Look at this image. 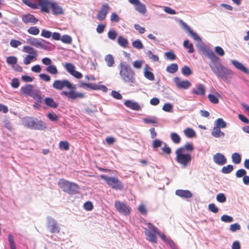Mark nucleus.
I'll list each match as a JSON object with an SVG mask.
<instances>
[{
  "instance_id": "obj_17",
  "label": "nucleus",
  "mask_w": 249,
  "mask_h": 249,
  "mask_svg": "<svg viewBox=\"0 0 249 249\" xmlns=\"http://www.w3.org/2000/svg\"><path fill=\"white\" fill-rule=\"evenodd\" d=\"M213 159L215 163L222 165L227 162V159L224 155L221 153H217L213 157Z\"/></svg>"
},
{
  "instance_id": "obj_49",
  "label": "nucleus",
  "mask_w": 249,
  "mask_h": 249,
  "mask_svg": "<svg viewBox=\"0 0 249 249\" xmlns=\"http://www.w3.org/2000/svg\"><path fill=\"white\" fill-rule=\"evenodd\" d=\"M132 45L134 48H136L138 49H141L143 47V44L139 39H137L133 41L132 42Z\"/></svg>"
},
{
  "instance_id": "obj_57",
  "label": "nucleus",
  "mask_w": 249,
  "mask_h": 249,
  "mask_svg": "<svg viewBox=\"0 0 249 249\" xmlns=\"http://www.w3.org/2000/svg\"><path fill=\"white\" fill-rule=\"evenodd\" d=\"M143 121L146 124H156L157 123V119L154 117L144 118Z\"/></svg>"
},
{
  "instance_id": "obj_1",
  "label": "nucleus",
  "mask_w": 249,
  "mask_h": 249,
  "mask_svg": "<svg viewBox=\"0 0 249 249\" xmlns=\"http://www.w3.org/2000/svg\"><path fill=\"white\" fill-rule=\"evenodd\" d=\"M204 53L210 60L209 67L212 71L218 77L227 79L228 76L232 75V71L225 67L220 62V58L217 56L213 52L209 49H206Z\"/></svg>"
},
{
  "instance_id": "obj_10",
  "label": "nucleus",
  "mask_w": 249,
  "mask_h": 249,
  "mask_svg": "<svg viewBox=\"0 0 249 249\" xmlns=\"http://www.w3.org/2000/svg\"><path fill=\"white\" fill-rule=\"evenodd\" d=\"M114 206L120 213L124 215H128L130 213V207L123 202L116 201L115 202Z\"/></svg>"
},
{
  "instance_id": "obj_5",
  "label": "nucleus",
  "mask_w": 249,
  "mask_h": 249,
  "mask_svg": "<svg viewBox=\"0 0 249 249\" xmlns=\"http://www.w3.org/2000/svg\"><path fill=\"white\" fill-rule=\"evenodd\" d=\"M57 184L59 187L63 191L70 195H75L78 193L80 189L79 186L76 183L70 182L63 178L60 179Z\"/></svg>"
},
{
  "instance_id": "obj_51",
  "label": "nucleus",
  "mask_w": 249,
  "mask_h": 249,
  "mask_svg": "<svg viewBox=\"0 0 249 249\" xmlns=\"http://www.w3.org/2000/svg\"><path fill=\"white\" fill-rule=\"evenodd\" d=\"M47 117L52 121H56L59 119V117L53 112H50L48 114Z\"/></svg>"
},
{
  "instance_id": "obj_27",
  "label": "nucleus",
  "mask_w": 249,
  "mask_h": 249,
  "mask_svg": "<svg viewBox=\"0 0 249 249\" xmlns=\"http://www.w3.org/2000/svg\"><path fill=\"white\" fill-rule=\"evenodd\" d=\"M44 102L47 106L53 108H56L58 107V104L52 98L46 97L44 100Z\"/></svg>"
},
{
  "instance_id": "obj_36",
  "label": "nucleus",
  "mask_w": 249,
  "mask_h": 249,
  "mask_svg": "<svg viewBox=\"0 0 249 249\" xmlns=\"http://www.w3.org/2000/svg\"><path fill=\"white\" fill-rule=\"evenodd\" d=\"M170 137L173 142L176 144L179 143L181 141L180 137L176 133H171L170 134Z\"/></svg>"
},
{
  "instance_id": "obj_54",
  "label": "nucleus",
  "mask_w": 249,
  "mask_h": 249,
  "mask_svg": "<svg viewBox=\"0 0 249 249\" xmlns=\"http://www.w3.org/2000/svg\"><path fill=\"white\" fill-rule=\"evenodd\" d=\"M167 58L170 60H174L176 58V55L173 52H168L165 53Z\"/></svg>"
},
{
  "instance_id": "obj_30",
  "label": "nucleus",
  "mask_w": 249,
  "mask_h": 249,
  "mask_svg": "<svg viewBox=\"0 0 249 249\" xmlns=\"http://www.w3.org/2000/svg\"><path fill=\"white\" fill-rule=\"evenodd\" d=\"M23 51L24 53L30 54L29 55L37 56V51L34 48L28 46H25L23 47Z\"/></svg>"
},
{
  "instance_id": "obj_14",
  "label": "nucleus",
  "mask_w": 249,
  "mask_h": 249,
  "mask_svg": "<svg viewBox=\"0 0 249 249\" xmlns=\"http://www.w3.org/2000/svg\"><path fill=\"white\" fill-rule=\"evenodd\" d=\"M129 2L135 6V10L139 13L144 14L146 12L145 5L139 0H128Z\"/></svg>"
},
{
  "instance_id": "obj_42",
  "label": "nucleus",
  "mask_w": 249,
  "mask_h": 249,
  "mask_svg": "<svg viewBox=\"0 0 249 249\" xmlns=\"http://www.w3.org/2000/svg\"><path fill=\"white\" fill-rule=\"evenodd\" d=\"M27 32L31 35H37L39 33V30L36 26H32L28 29Z\"/></svg>"
},
{
  "instance_id": "obj_6",
  "label": "nucleus",
  "mask_w": 249,
  "mask_h": 249,
  "mask_svg": "<svg viewBox=\"0 0 249 249\" xmlns=\"http://www.w3.org/2000/svg\"><path fill=\"white\" fill-rule=\"evenodd\" d=\"M22 124L24 126L36 130H43L47 128L45 123L40 120L32 117L26 116L22 119Z\"/></svg>"
},
{
  "instance_id": "obj_18",
  "label": "nucleus",
  "mask_w": 249,
  "mask_h": 249,
  "mask_svg": "<svg viewBox=\"0 0 249 249\" xmlns=\"http://www.w3.org/2000/svg\"><path fill=\"white\" fill-rule=\"evenodd\" d=\"M192 92L193 94L197 95H204L205 94L204 86L201 84L197 85L196 88L192 89Z\"/></svg>"
},
{
  "instance_id": "obj_62",
  "label": "nucleus",
  "mask_w": 249,
  "mask_h": 249,
  "mask_svg": "<svg viewBox=\"0 0 249 249\" xmlns=\"http://www.w3.org/2000/svg\"><path fill=\"white\" fill-rule=\"evenodd\" d=\"M162 142L160 140L156 139L153 142V147L154 148H157L161 146Z\"/></svg>"
},
{
  "instance_id": "obj_41",
  "label": "nucleus",
  "mask_w": 249,
  "mask_h": 249,
  "mask_svg": "<svg viewBox=\"0 0 249 249\" xmlns=\"http://www.w3.org/2000/svg\"><path fill=\"white\" fill-rule=\"evenodd\" d=\"M182 74L185 76H188L192 74V71L191 69L187 66H184L181 69Z\"/></svg>"
},
{
  "instance_id": "obj_60",
  "label": "nucleus",
  "mask_w": 249,
  "mask_h": 249,
  "mask_svg": "<svg viewBox=\"0 0 249 249\" xmlns=\"http://www.w3.org/2000/svg\"><path fill=\"white\" fill-rule=\"evenodd\" d=\"M84 207L87 211H91L93 209V206L91 202L87 201L84 203Z\"/></svg>"
},
{
  "instance_id": "obj_8",
  "label": "nucleus",
  "mask_w": 249,
  "mask_h": 249,
  "mask_svg": "<svg viewBox=\"0 0 249 249\" xmlns=\"http://www.w3.org/2000/svg\"><path fill=\"white\" fill-rule=\"evenodd\" d=\"M147 226L148 228L145 229L144 231L146 239L152 243H157V235H158V234H159V229L151 223H148L147 224Z\"/></svg>"
},
{
  "instance_id": "obj_25",
  "label": "nucleus",
  "mask_w": 249,
  "mask_h": 249,
  "mask_svg": "<svg viewBox=\"0 0 249 249\" xmlns=\"http://www.w3.org/2000/svg\"><path fill=\"white\" fill-rule=\"evenodd\" d=\"M221 95L219 93L216 92L215 94H209L208 95V98L210 102L213 104H217L219 103V97H220Z\"/></svg>"
},
{
  "instance_id": "obj_24",
  "label": "nucleus",
  "mask_w": 249,
  "mask_h": 249,
  "mask_svg": "<svg viewBox=\"0 0 249 249\" xmlns=\"http://www.w3.org/2000/svg\"><path fill=\"white\" fill-rule=\"evenodd\" d=\"M231 63L234 65V66L238 70L245 73H248V69L239 62L235 60H233L231 61Z\"/></svg>"
},
{
  "instance_id": "obj_50",
  "label": "nucleus",
  "mask_w": 249,
  "mask_h": 249,
  "mask_svg": "<svg viewBox=\"0 0 249 249\" xmlns=\"http://www.w3.org/2000/svg\"><path fill=\"white\" fill-rule=\"evenodd\" d=\"M221 220L224 222L230 223L233 221V218L226 214L223 215L221 217Z\"/></svg>"
},
{
  "instance_id": "obj_59",
  "label": "nucleus",
  "mask_w": 249,
  "mask_h": 249,
  "mask_svg": "<svg viewBox=\"0 0 249 249\" xmlns=\"http://www.w3.org/2000/svg\"><path fill=\"white\" fill-rule=\"evenodd\" d=\"M10 44L11 47L13 48H17L18 46L20 45L21 44V42L16 39H12L10 41Z\"/></svg>"
},
{
  "instance_id": "obj_43",
  "label": "nucleus",
  "mask_w": 249,
  "mask_h": 249,
  "mask_svg": "<svg viewBox=\"0 0 249 249\" xmlns=\"http://www.w3.org/2000/svg\"><path fill=\"white\" fill-rule=\"evenodd\" d=\"M183 149V152H185V150L189 151H192L194 149L193 144L192 143H186L183 147H179Z\"/></svg>"
},
{
  "instance_id": "obj_28",
  "label": "nucleus",
  "mask_w": 249,
  "mask_h": 249,
  "mask_svg": "<svg viewBox=\"0 0 249 249\" xmlns=\"http://www.w3.org/2000/svg\"><path fill=\"white\" fill-rule=\"evenodd\" d=\"M30 96L33 97L39 103H41L42 101V98L41 96L39 90L34 89Z\"/></svg>"
},
{
  "instance_id": "obj_15",
  "label": "nucleus",
  "mask_w": 249,
  "mask_h": 249,
  "mask_svg": "<svg viewBox=\"0 0 249 249\" xmlns=\"http://www.w3.org/2000/svg\"><path fill=\"white\" fill-rule=\"evenodd\" d=\"M174 81L177 88L180 89H187L191 86V83L187 80H181L178 77H176Z\"/></svg>"
},
{
  "instance_id": "obj_4",
  "label": "nucleus",
  "mask_w": 249,
  "mask_h": 249,
  "mask_svg": "<svg viewBox=\"0 0 249 249\" xmlns=\"http://www.w3.org/2000/svg\"><path fill=\"white\" fill-rule=\"evenodd\" d=\"M119 67V74L121 79L126 83L134 84L136 82L135 73L130 66L121 62Z\"/></svg>"
},
{
  "instance_id": "obj_12",
  "label": "nucleus",
  "mask_w": 249,
  "mask_h": 249,
  "mask_svg": "<svg viewBox=\"0 0 249 249\" xmlns=\"http://www.w3.org/2000/svg\"><path fill=\"white\" fill-rule=\"evenodd\" d=\"M110 7L107 3H104L102 5V7L99 10L98 14L97 15V18L100 21L104 20L106 19V17L109 11Z\"/></svg>"
},
{
  "instance_id": "obj_16",
  "label": "nucleus",
  "mask_w": 249,
  "mask_h": 249,
  "mask_svg": "<svg viewBox=\"0 0 249 249\" xmlns=\"http://www.w3.org/2000/svg\"><path fill=\"white\" fill-rule=\"evenodd\" d=\"M22 20L25 24H36L38 22V19L34 15L27 14L22 16Z\"/></svg>"
},
{
  "instance_id": "obj_44",
  "label": "nucleus",
  "mask_w": 249,
  "mask_h": 249,
  "mask_svg": "<svg viewBox=\"0 0 249 249\" xmlns=\"http://www.w3.org/2000/svg\"><path fill=\"white\" fill-rule=\"evenodd\" d=\"M60 40L63 43L66 44H71L72 42L71 37L70 36L67 35L62 36Z\"/></svg>"
},
{
  "instance_id": "obj_55",
  "label": "nucleus",
  "mask_w": 249,
  "mask_h": 249,
  "mask_svg": "<svg viewBox=\"0 0 249 249\" xmlns=\"http://www.w3.org/2000/svg\"><path fill=\"white\" fill-rule=\"evenodd\" d=\"M41 36L45 38H49L52 36V33L50 31L43 29L41 31Z\"/></svg>"
},
{
  "instance_id": "obj_38",
  "label": "nucleus",
  "mask_w": 249,
  "mask_h": 249,
  "mask_svg": "<svg viewBox=\"0 0 249 249\" xmlns=\"http://www.w3.org/2000/svg\"><path fill=\"white\" fill-rule=\"evenodd\" d=\"M184 134L188 138H193L196 136L195 131L191 128H187L184 131Z\"/></svg>"
},
{
  "instance_id": "obj_48",
  "label": "nucleus",
  "mask_w": 249,
  "mask_h": 249,
  "mask_svg": "<svg viewBox=\"0 0 249 249\" xmlns=\"http://www.w3.org/2000/svg\"><path fill=\"white\" fill-rule=\"evenodd\" d=\"M6 62L9 65H15L17 63V58L15 56H9L6 59Z\"/></svg>"
},
{
  "instance_id": "obj_64",
  "label": "nucleus",
  "mask_w": 249,
  "mask_h": 249,
  "mask_svg": "<svg viewBox=\"0 0 249 249\" xmlns=\"http://www.w3.org/2000/svg\"><path fill=\"white\" fill-rule=\"evenodd\" d=\"M138 210L143 215H146L147 214V209L145 206L143 204H141L139 206Z\"/></svg>"
},
{
  "instance_id": "obj_13",
  "label": "nucleus",
  "mask_w": 249,
  "mask_h": 249,
  "mask_svg": "<svg viewBox=\"0 0 249 249\" xmlns=\"http://www.w3.org/2000/svg\"><path fill=\"white\" fill-rule=\"evenodd\" d=\"M47 227L52 233H58L60 229L55 220L52 217L47 218Z\"/></svg>"
},
{
  "instance_id": "obj_11",
  "label": "nucleus",
  "mask_w": 249,
  "mask_h": 249,
  "mask_svg": "<svg viewBox=\"0 0 249 249\" xmlns=\"http://www.w3.org/2000/svg\"><path fill=\"white\" fill-rule=\"evenodd\" d=\"M64 66L67 71L73 76L78 79H80L82 77V74L75 70V68L73 64L70 63H66Z\"/></svg>"
},
{
  "instance_id": "obj_29",
  "label": "nucleus",
  "mask_w": 249,
  "mask_h": 249,
  "mask_svg": "<svg viewBox=\"0 0 249 249\" xmlns=\"http://www.w3.org/2000/svg\"><path fill=\"white\" fill-rule=\"evenodd\" d=\"M105 60L107 64V66L109 67H113L115 63L113 56L110 54H108L105 56Z\"/></svg>"
},
{
  "instance_id": "obj_46",
  "label": "nucleus",
  "mask_w": 249,
  "mask_h": 249,
  "mask_svg": "<svg viewBox=\"0 0 249 249\" xmlns=\"http://www.w3.org/2000/svg\"><path fill=\"white\" fill-rule=\"evenodd\" d=\"M216 199L220 203H224L226 201V197L223 193L218 194L216 196Z\"/></svg>"
},
{
  "instance_id": "obj_58",
  "label": "nucleus",
  "mask_w": 249,
  "mask_h": 249,
  "mask_svg": "<svg viewBox=\"0 0 249 249\" xmlns=\"http://www.w3.org/2000/svg\"><path fill=\"white\" fill-rule=\"evenodd\" d=\"M240 226L238 223H235L233 224H231L230 226V230L232 232L240 230Z\"/></svg>"
},
{
  "instance_id": "obj_56",
  "label": "nucleus",
  "mask_w": 249,
  "mask_h": 249,
  "mask_svg": "<svg viewBox=\"0 0 249 249\" xmlns=\"http://www.w3.org/2000/svg\"><path fill=\"white\" fill-rule=\"evenodd\" d=\"M208 209L210 211L213 213H217L218 212V208L214 203L210 204L208 206Z\"/></svg>"
},
{
  "instance_id": "obj_52",
  "label": "nucleus",
  "mask_w": 249,
  "mask_h": 249,
  "mask_svg": "<svg viewBox=\"0 0 249 249\" xmlns=\"http://www.w3.org/2000/svg\"><path fill=\"white\" fill-rule=\"evenodd\" d=\"M162 109L166 112H172L173 106L170 103H165L162 107Z\"/></svg>"
},
{
  "instance_id": "obj_34",
  "label": "nucleus",
  "mask_w": 249,
  "mask_h": 249,
  "mask_svg": "<svg viewBox=\"0 0 249 249\" xmlns=\"http://www.w3.org/2000/svg\"><path fill=\"white\" fill-rule=\"evenodd\" d=\"M232 162L235 164H239L241 161V156L238 153H234L231 155Z\"/></svg>"
},
{
  "instance_id": "obj_9",
  "label": "nucleus",
  "mask_w": 249,
  "mask_h": 249,
  "mask_svg": "<svg viewBox=\"0 0 249 249\" xmlns=\"http://www.w3.org/2000/svg\"><path fill=\"white\" fill-rule=\"evenodd\" d=\"M100 178L104 180L107 184L112 189L121 190L124 188L123 183L117 177H110L107 175H101Z\"/></svg>"
},
{
  "instance_id": "obj_47",
  "label": "nucleus",
  "mask_w": 249,
  "mask_h": 249,
  "mask_svg": "<svg viewBox=\"0 0 249 249\" xmlns=\"http://www.w3.org/2000/svg\"><path fill=\"white\" fill-rule=\"evenodd\" d=\"M233 169L232 165H228L226 166H224L222 168V172L224 174H229L231 173Z\"/></svg>"
},
{
  "instance_id": "obj_63",
  "label": "nucleus",
  "mask_w": 249,
  "mask_h": 249,
  "mask_svg": "<svg viewBox=\"0 0 249 249\" xmlns=\"http://www.w3.org/2000/svg\"><path fill=\"white\" fill-rule=\"evenodd\" d=\"M39 77L41 80L45 82H49L51 80V77L45 73H41L39 74Z\"/></svg>"
},
{
  "instance_id": "obj_19",
  "label": "nucleus",
  "mask_w": 249,
  "mask_h": 249,
  "mask_svg": "<svg viewBox=\"0 0 249 249\" xmlns=\"http://www.w3.org/2000/svg\"><path fill=\"white\" fill-rule=\"evenodd\" d=\"M124 104L126 107L134 110L138 111L141 109L140 106L138 103L132 102L131 100L125 101Z\"/></svg>"
},
{
  "instance_id": "obj_40",
  "label": "nucleus",
  "mask_w": 249,
  "mask_h": 249,
  "mask_svg": "<svg viewBox=\"0 0 249 249\" xmlns=\"http://www.w3.org/2000/svg\"><path fill=\"white\" fill-rule=\"evenodd\" d=\"M183 46L185 48L188 49V53H192L194 52V47L192 43H189L188 40H186L183 42Z\"/></svg>"
},
{
  "instance_id": "obj_23",
  "label": "nucleus",
  "mask_w": 249,
  "mask_h": 249,
  "mask_svg": "<svg viewBox=\"0 0 249 249\" xmlns=\"http://www.w3.org/2000/svg\"><path fill=\"white\" fill-rule=\"evenodd\" d=\"M79 87L85 89H90L94 90L99 89V86L96 84L86 83L82 82L79 84Z\"/></svg>"
},
{
  "instance_id": "obj_37",
  "label": "nucleus",
  "mask_w": 249,
  "mask_h": 249,
  "mask_svg": "<svg viewBox=\"0 0 249 249\" xmlns=\"http://www.w3.org/2000/svg\"><path fill=\"white\" fill-rule=\"evenodd\" d=\"M59 147L60 149L67 151L70 148V144L66 141H60L59 143Z\"/></svg>"
},
{
  "instance_id": "obj_45",
  "label": "nucleus",
  "mask_w": 249,
  "mask_h": 249,
  "mask_svg": "<svg viewBox=\"0 0 249 249\" xmlns=\"http://www.w3.org/2000/svg\"><path fill=\"white\" fill-rule=\"evenodd\" d=\"M23 3L30 7L36 9L37 8L38 5L36 3H33L30 0H22Z\"/></svg>"
},
{
  "instance_id": "obj_39",
  "label": "nucleus",
  "mask_w": 249,
  "mask_h": 249,
  "mask_svg": "<svg viewBox=\"0 0 249 249\" xmlns=\"http://www.w3.org/2000/svg\"><path fill=\"white\" fill-rule=\"evenodd\" d=\"M216 127L219 128H224L227 126L226 123L222 118H218L216 120Z\"/></svg>"
},
{
  "instance_id": "obj_2",
  "label": "nucleus",
  "mask_w": 249,
  "mask_h": 249,
  "mask_svg": "<svg viewBox=\"0 0 249 249\" xmlns=\"http://www.w3.org/2000/svg\"><path fill=\"white\" fill-rule=\"evenodd\" d=\"M53 87L57 90H62L64 88L70 89L69 91H61L60 94L62 96H65L69 99L71 100H74L77 98H82L85 97L84 93L75 92V86L73 85L69 80L66 79L54 80L53 84Z\"/></svg>"
},
{
  "instance_id": "obj_35",
  "label": "nucleus",
  "mask_w": 249,
  "mask_h": 249,
  "mask_svg": "<svg viewBox=\"0 0 249 249\" xmlns=\"http://www.w3.org/2000/svg\"><path fill=\"white\" fill-rule=\"evenodd\" d=\"M178 70V66L177 64L173 63L167 66L166 71L171 73H174Z\"/></svg>"
},
{
  "instance_id": "obj_21",
  "label": "nucleus",
  "mask_w": 249,
  "mask_h": 249,
  "mask_svg": "<svg viewBox=\"0 0 249 249\" xmlns=\"http://www.w3.org/2000/svg\"><path fill=\"white\" fill-rule=\"evenodd\" d=\"M34 90L33 86L31 85H26L22 87L20 89V92L22 94L26 96H30Z\"/></svg>"
},
{
  "instance_id": "obj_7",
  "label": "nucleus",
  "mask_w": 249,
  "mask_h": 249,
  "mask_svg": "<svg viewBox=\"0 0 249 249\" xmlns=\"http://www.w3.org/2000/svg\"><path fill=\"white\" fill-rule=\"evenodd\" d=\"M176 160L183 167H186L192 160V157L189 153H185L182 148H178L176 152Z\"/></svg>"
},
{
  "instance_id": "obj_33",
  "label": "nucleus",
  "mask_w": 249,
  "mask_h": 249,
  "mask_svg": "<svg viewBox=\"0 0 249 249\" xmlns=\"http://www.w3.org/2000/svg\"><path fill=\"white\" fill-rule=\"evenodd\" d=\"M37 56L27 55L23 60V63L25 65H29L32 61H36V60Z\"/></svg>"
},
{
  "instance_id": "obj_22",
  "label": "nucleus",
  "mask_w": 249,
  "mask_h": 249,
  "mask_svg": "<svg viewBox=\"0 0 249 249\" xmlns=\"http://www.w3.org/2000/svg\"><path fill=\"white\" fill-rule=\"evenodd\" d=\"M176 194L181 197L186 198H191L192 196V194L189 190L178 189L176 191Z\"/></svg>"
},
{
  "instance_id": "obj_3",
  "label": "nucleus",
  "mask_w": 249,
  "mask_h": 249,
  "mask_svg": "<svg viewBox=\"0 0 249 249\" xmlns=\"http://www.w3.org/2000/svg\"><path fill=\"white\" fill-rule=\"evenodd\" d=\"M38 5L43 13H49L51 9L53 15H59L64 14V10L57 3L50 0H38Z\"/></svg>"
},
{
  "instance_id": "obj_53",
  "label": "nucleus",
  "mask_w": 249,
  "mask_h": 249,
  "mask_svg": "<svg viewBox=\"0 0 249 249\" xmlns=\"http://www.w3.org/2000/svg\"><path fill=\"white\" fill-rule=\"evenodd\" d=\"M144 76L149 80L153 81L155 79L154 74L150 71H146L144 72Z\"/></svg>"
},
{
  "instance_id": "obj_26",
  "label": "nucleus",
  "mask_w": 249,
  "mask_h": 249,
  "mask_svg": "<svg viewBox=\"0 0 249 249\" xmlns=\"http://www.w3.org/2000/svg\"><path fill=\"white\" fill-rule=\"evenodd\" d=\"M211 134L215 138L224 137L225 136V133L221 131L220 128L216 127H213Z\"/></svg>"
},
{
  "instance_id": "obj_31",
  "label": "nucleus",
  "mask_w": 249,
  "mask_h": 249,
  "mask_svg": "<svg viewBox=\"0 0 249 249\" xmlns=\"http://www.w3.org/2000/svg\"><path fill=\"white\" fill-rule=\"evenodd\" d=\"M117 41L118 44L123 48H127L128 45V41L127 39L122 36L118 37Z\"/></svg>"
},
{
  "instance_id": "obj_32",
  "label": "nucleus",
  "mask_w": 249,
  "mask_h": 249,
  "mask_svg": "<svg viewBox=\"0 0 249 249\" xmlns=\"http://www.w3.org/2000/svg\"><path fill=\"white\" fill-rule=\"evenodd\" d=\"M46 71L53 75H56L58 73V71L55 65H51L46 69Z\"/></svg>"
},
{
  "instance_id": "obj_61",
  "label": "nucleus",
  "mask_w": 249,
  "mask_h": 249,
  "mask_svg": "<svg viewBox=\"0 0 249 249\" xmlns=\"http://www.w3.org/2000/svg\"><path fill=\"white\" fill-rule=\"evenodd\" d=\"M246 173L247 172L245 170L243 169H241L237 171V172H236V176L237 178H241L243 176L244 177L246 175Z\"/></svg>"
},
{
  "instance_id": "obj_20",
  "label": "nucleus",
  "mask_w": 249,
  "mask_h": 249,
  "mask_svg": "<svg viewBox=\"0 0 249 249\" xmlns=\"http://www.w3.org/2000/svg\"><path fill=\"white\" fill-rule=\"evenodd\" d=\"M27 42L28 43L34 45L36 47H41L42 48H44V45L43 43L46 42V41L44 40H42L41 41L39 40L37 38H31L28 39H27Z\"/></svg>"
}]
</instances>
